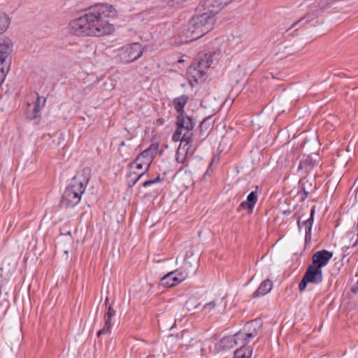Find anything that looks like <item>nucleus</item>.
Here are the masks:
<instances>
[{
	"instance_id": "1",
	"label": "nucleus",
	"mask_w": 358,
	"mask_h": 358,
	"mask_svg": "<svg viewBox=\"0 0 358 358\" xmlns=\"http://www.w3.org/2000/svg\"><path fill=\"white\" fill-rule=\"evenodd\" d=\"M117 12L110 4H99L69 23V31L76 36L102 37L112 34L115 29L110 20Z\"/></svg>"
},
{
	"instance_id": "2",
	"label": "nucleus",
	"mask_w": 358,
	"mask_h": 358,
	"mask_svg": "<svg viewBox=\"0 0 358 358\" xmlns=\"http://www.w3.org/2000/svg\"><path fill=\"white\" fill-rule=\"evenodd\" d=\"M194 15L180 31L181 43L196 40L215 28L216 17L206 11Z\"/></svg>"
},
{
	"instance_id": "3",
	"label": "nucleus",
	"mask_w": 358,
	"mask_h": 358,
	"mask_svg": "<svg viewBox=\"0 0 358 358\" xmlns=\"http://www.w3.org/2000/svg\"><path fill=\"white\" fill-rule=\"evenodd\" d=\"M90 180V171L84 169L74 176L71 184L66 189L62 203L66 206L73 207L77 205L85 192Z\"/></svg>"
},
{
	"instance_id": "4",
	"label": "nucleus",
	"mask_w": 358,
	"mask_h": 358,
	"mask_svg": "<svg viewBox=\"0 0 358 358\" xmlns=\"http://www.w3.org/2000/svg\"><path fill=\"white\" fill-rule=\"evenodd\" d=\"M259 327L257 321H252L248 323L243 329L231 336L224 337L218 344V348L223 350H229L236 347H245L251 338L257 334V328Z\"/></svg>"
},
{
	"instance_id": "5",
	"label": "nucleus",
	"mask_w": 358,
	"mask_h": 358,
	"mask_svg": "<svg viewBox=\"0 0 358 358\" xmlns=\"http://www.w3.org/2000/svg\"><path fill=\"white\" fill-rule=\"evenodd\" d=\"M176 124L177 129L173 135L174 141H179L181 139H192L194 124L189 117L185 113L179 114Z\"/></svg>"
},
{
	"instance_id": "6",
	"label": "nucleus",
	"mask_w": 358,
	"mask_h": 358,
	"mask_svg": "<svg viewBox=\"0 0 358 358\" xmlns=\"http://www.w3.org/2000/svg\"><path fill=\"white\" fill-rule=\"evenodd\" d=\"M154 157V150L151 148L145 150L130 164L129 169L144 175L148 170Z\"/></svg>"
},
{
	"instance_id": "7",
	"label": "nucleus",
	"mask_w": 358,
	"mask_h": 358,
	"mask_svg": "<svg viewBox=\"0 0 358 358\" xmlns=\"http://www.w3.org/2000/svg\"><path fill=\"white\" fill-rule=\"evenodd\" d=\"M143 53V48L138 43L126 45L119 50V57L123 63L133 62Z\"/></svg>"
},
{
	"instance_id": "8",
	"label": "nucleus",
	"mask_w": 358,
	"mask_h": 358,
	"mask_svg": "<svg viewBox=\"0 0 358 358\" xmlns=\"http://www.w3.org/2000/svg\"><path fill=\"white\" fill-rule=\"evenodd\" d=\"M27 117L30 120H36L41 116V111L45 106L46 99L44 97L39 96L36 93H31L27 96Z\"/></svg>"
},
{
	"instance_id": "9",
	"label": "nucleus",
	"mask_w": 358,
	"mask_h": 358,
	"mask_svg": "<svg viewBox=\"0 0 358 358\" xmlns=\"http://www.w3.org/2000/svg\"><path fill=\"white\" fill-rule=\"evenodd\" d=\"M188 276L189 271L187 268H178L164 275L161 278L160 283L163 287H171L181 283L185 280Z\"/></svg>"
},
{
	"instance_id": "10",
	"label": "nucleus",
	"mask_w": 358,
	"mask_h": 358,
	"mask_svg": "<svg viewBox=\"0 0 358 358\" xmlns=\"http://www.w3.org/2000/svg\"><path fill=\"white\" fill-rule=\"evenodd\" d=\"M322 270L310 264L307 268V270L299 285V289L301 292L304 291L306 288L307 284H320L322 282Z\"/></svg>"
},
{
	"instance_id": "11",
	"label": "nucleus",
	"mask_w": 358,
	"mask_h": 358,
	"mask_svg": "<svg viewBox=\"0 0 358 358\" xmlns=\"http://www.w3.org/2000/svg\"><path fill=\"white\" fill-rule=\"evenodd\" d=\"M233 0H202L199 6V11H206L213 14L215 17Z\"/></svg>"
},
{
	"instance_id": "12",
	"label": "nucleus",
	"mask_w": 358,
	"mask_h": 358,
	"mask_svg": "<svg viewBox=\"0 0 358 358\" xmlns=\"http://www.w3.org/2000/svg\"><path fill=\"white\" fill-rule=\"evenodd\" d=\"M180 145L176 155V161L179 163L185 162L188 156L192 155L194 152L191 144V139H181Z\"/></svg>"
},
{
	"instance_id": "13",
	"label": "nucleus",
	"mask_w": 358,
	"mask_h": 358,
	"mask_svg": "<svg viewBox=\"0 0 358 358\" xmlns=\"http://www.w3.org/2000/svg\"><path fill=\"white\" fill-rule=\"evenodd\" d=\"M332 257L333 253L328 250L317 251L312 257L311 264L322 270V268L328 264Z\"/></svg>"
},
{
	"instance_id": "14",
	"label": "nucleus",
	"mask_w": 358,
	"mask_h": 358,
	"mask_svg": "<svg viewBox=\"0 0 358 358\" xmlns=\"http://www.w3.org/2000/svg\"><path fill=\"white\" fill-rule=\"evenodd\" d=\"M13 50V43L8 38L0 39V63L9 65V57Z\"/></svg>"
},
{
	"instance_id": "15",
	"label": "nucleus",
	"mask_w": 358,
	"mask_h": 358,
	"mask_svg": "<svg viewBox=\"0 0 358 358\" xmlns=\"http://www.w3.org/2000/svg\"><path fill=\"white\" fill-rule=\"evenodd\" d=\"M315 214V207H313L310 212V217L302 222L298 220V225L300 230H304L306 242L310 241L311 229L313 224V217Z\"/></svg>"
},
{
	"instance_id": "16",
	"label": "nucleus",
	"mask_w": 358,
	"mask_h": 358,
	"mask_svg": "<svg viewBox=\"0 0 358 358\" xmlns=\"http://www.w3.org/2000/svg\"><path fill=\"white\" fill-rule=\"evenodd\" d=\"M179 259H182L185 262V266L182 268H187V271L188 268L192 266L193 263H194L196 260L194 251L191 248L180 252L178 257L176 258V264H178Z\"/></svg>"
},
{
	"instance_id": "17",
	"label": "nucleus",
	"mask_w": 358,
	"mask_h": 358,
	"mask_svg": "<svg viewBox=\"0 0 358 358\" xmlns=\"http://www.w3.org/2000/svg\"><path fill=\"white\" fill-rule=\"evenodd\" d=\"M225 306H226L223 301V299H217L205 304L203 306V310L206 313H213L224 310Z\"/></svg>"
},
{
	"instance_id": "18",
	"label": "nucleus",
	"mask_w": 358,
	"mask_h": 358,
	"mask_svg": "<svg viewBox=\"0 0 358 358\" xmlns=\"http://www.w3.org/2000/svg\"><path fill=\"white\" fill-rule=\"evenodd\" d=\"M273 287L271 281L269 280H264L254 293L255 297H259L268 293Z\"/></svg>"
},
{
	"instance_id": "19",
	"label": "nucleus",
	"mask_w": 358,
	"mask_h": 358,
	"mask_svg": "<svg viewBox=\"0 0 358 358\" xmlns=\"http://www.w3.org/2000/svg\"><path fill=\"white\" fill-rule=\"evenodd\" d=\"M257 201V194L254 192H252L248 194L246 201L244 202H242L241 203L240 206L242 208H246L250 213H252Z\"/></svg>"
},
{
	"instance_id": "20",
	"label": "nucleus",
	"mask_w": 358,
	"mask_h": 358,
	"mask_svg": "<svg viewBox=\"0 0 358 358\" xmlns=\"http://www.w3.org/2000/svg\"><path fill=\"white\" fill-rule=\"evenodd\" d=\"M252 350L250 347H238L234 352V358H251Z\"/></svg>"
},
{
	"instance_id": "21",
	"label": "nucleus",
	"mask_w": 358,
	"mask_h": 358,
	"mask_svg": "<svg viewBox=\"0 0 358 358\" xmlns=\"http://www.w3.org/2000/svg\"><path fill=\"white\" fill-rule=\"evenodd\" d=\"M187 96H181L180 97L176 98L173 100V106L175 109L177 110V112L179 114L185 113H184V107L187 104Z\"/></svg>"
},
{
	"instance_id": "22",
	"label": "nucleus",
	"mask_w": 358,
	"mask_h": 358,
	"mask_svg": "<svg viewBox=\"0 0 358 358\" xmlns=\"http://www.w3.org/2000/svg\"><path fill=\"white\" fill-rule=\"evenodd\" d=\"M142 176H143V175L140 174L139 173H138L136 171H132V170H131L129 169V171L127 174V183H128L129 186V187L134 186Z\"/></svg>"
},
{
	"instance_id": "23",
	"label": "nucleus",
	"mask_w": 358,
	"mask_h": 358,
	"mask_svg": "<svg viewBox=\"0 0 358 358\" xmlns=\"http://www.w3.org/2000/svg\"><path fill=\"white\" fill-rule=\"evenodd\" d=\"M9 26V19L5 15H0V34L6 31Z\"/></svg>"
},
{
	"instance_id": "24",
	"label": "nucleus",
	"mask_w": 358,
	"mask_h": 358,
	"mask_svg": "<svg viewBox=\"0 0 358 358\" xmlns=\"http://www.w3.org/2000/svg\"><path fill=\"white\" fill-rule=\"evenodd\" d=\"M9 71V65L0 63V85L4 81Z\"/></svg>"
},
{
	"instance_id": "25",
	"label": "nucleus",
	"mask_w": 358,
	"mask_h": 358,
	"mask_svg": "<svg viewBox=\"0 0 358 358\" xmlns=\"http://www.w3.org/2000/svg\"><path fill=\"white\" fill-rule=\"evenodd\" d=\"M210 55H205L204 58L198 64V68L199 70L203 68H207L211 64L212 61H210Z\"/></svg>"
},
{
	"instance_id": "26",
	"label": "nucleus",
	"mask_w": 358,
	"mask_h": 358,
	"mask_svg": "<svg viewBox=\"0 0 358 358\" xmlns=\"http://www.w3.org/2000/svg\"><path fill=\"white\" fill-rule=\"evenodd\" d=\"M103 327L97 332V335L100 336L102 334H107L110 331L112 324L111 321L104 320Z\"/></svg>"
},
{
	"instance_id": "27",
	"label": "nucleus",
	"mask_w": 358,
	"mask_h": 358,
	"mask_svg": "<svg viewBox=\"0 0 358 358\" xmlns=\"http://www.w3.org/2000/svg\"><path fill=\"white\" fill-rule=\"evenodd\" d=\"M115 311L111 306H109L104 315V320L111 321L112 318L115 316Z\"/></svg>"
},
{
	"instance_id": "28",
	"label": "nucleus",
	"mask_w": 358,
	"mask_h": 358,
	"mask_svg": "<svg viewBox=\"0 0 358 358\" xmlns=\"http://www.w3.org/2000/svg\"><path fill=\"white\" fill-rule=\"evenodd\" d=\"M187 1L188 0H169L168 3L170 6H179Z\"/></svg>"
},
{
	"instance_id": "29",
	"label": "nucleus",
	"mask_w": 358,
	"mask_h": 358,
	"mask_svg": "<svg viewBox=\"0 0 358 358\" xmlns=\"http://www.w3.org/2000/svg\"><path fill=\"white\" fill-rule=\"evenodd\" d=\"M159 180V178L157 177V178L154 179V180H147L145 182H144L143 183V187H147V186H149L150 185H152V184H155L156 183L157 181Z\"/></svg>"
},
{
	"instance_id": "30",
	"label": "nucleus",
	"mask_w": 358,
	"mask_h": 358,
	"mask_svg": "<svg viewBox=\"0 0 358 358\" xmlns=\"http://www.w3.org/2000/svg\"><path fill=\"white\" fill-rule=\"evenodd\" d=\"M304 182H305V180L303 179V180H301V186H303ZM302 188L303 189V193L301 194V199H305L307 197L308 194V191L306 190V188L303 187H302Z\"/></svg>"
},
{
	"instance_id": "31",
	"label": "nucleus",
	"mask_w": 358,
	"mask_h": 358,
	"mask_svg": "<svg viewBox=\"0 0 358 358\" xmlns=\"http://www.w3.org/2000/svg\"><path fill=\"white\" fill-rule=\"evenodd\" d=\"M307 163H308L307 159H304V160L301 161L299 164V169H305Z\"/></svg>"
},
{
	"instance_id": "32",
	"label": "nucleus",
	"mask_w": 358,
	"mask_h": 358,
	"mask_svg": "<svg viewBox=\"0 0 358 358\" xmlns=\"http://www.w3.org/2000/svg\"><path fill=\"white\" fill-rule=\"evenodd\" d=\"M354 236H355V231H349L347 234L346 238H350V239L353 240Z\"/></svg>"
},
{
	"instance_id": "33",
	"label": "nucleus",
	"mask_w": 358,
	"mask_h": 358,
	"mask_svg": "<svg viewBox=\"0 0 358 358\" xmlns=\"http://www.w3.org/2000/svg\"><path fill=\"white\" fill-rule=\"evenodd\" d=\"M209 169H208L206 171V173H205V175H204V177L206 176V175H207V174L209 173Z\"/></svg>"
},
{
	"instance_id": "34",
	"label": "nucleus",
	"mask_w": 358,
	"mask_h": 358,
	"mask_svg": "<svg viewBox=\"0 0 358 358\" xmlns=\"http://www.w3.org/2000/svg\"><path fill=\"white\" fill-rule=\"evenodd\" d=\"M183 62V60H182V59H180V60H179V62Z\"/></svg>"
},
{
	"instance_id": "35",
	"label": "nucleus",
	"mask_w": 358,
	"mask_h": 358,
	"mask_svg": "<svg viewBox=\"0 0 358 358\" xmlns=\"http://www.w3.org/2000/svg\"><path fill=\"white\" fill-rule=\"evenodd\" d=\"M108 301V299L107 298L106 300V303H107Z\"/></svg>"
}]
</instances>
